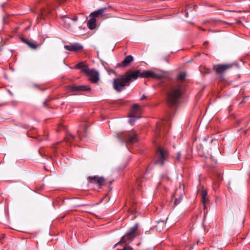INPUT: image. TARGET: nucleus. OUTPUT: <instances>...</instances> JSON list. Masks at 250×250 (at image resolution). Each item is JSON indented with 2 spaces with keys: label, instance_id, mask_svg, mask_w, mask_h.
Returning <instances> with one entry per match:
<instances>
[{
  "label": "nucleus",
  "instance_id": "obj_1",
  "mask_svg": "<svg viewBox=\"0 0 250 250\" xmlns=\"http://www.w3.org/2000/svg\"><path fill=\"white\" fill-rule=\"evenodd\" d=\"M185 90V85L183 83L172 85L167 94V104L170 106L176 104L179 102Z\"/></svg>",
  "mask_w": 250,
  "mask_h": 250
},
{
  "label": "nucleus",
  "instance_id": "obj_2",
  "mask_svg": "<svg viewBox=\"0 0 250 250\" xmlns=\"http://www.w3.org/2000/svg\"><path fill=\"white\" fill-rule=\"evenodd\" d=\"M169 156L167 150L160 146L157 148L155 156L154 158V163L156 165L162 166L167 161Z\"/></svg>",
  "mask_w": 250,
  "mask_h": 250
},
{
  "label": "nucleus",
  "instance_id": "obj_3",
  "mask_svg": "<svg viewBox=\"0 0 250 250\" xmlns=\"http://www.w3.org/2000/svg\"><path fill=\"white\" fill-rule=\"evenodd\" d=\"M75 68L80 69L87 76L91 77V81L92 82L97 83L99 81L98 72L94 69H90L88 65L83 64V63H79L75 65Z\"/></svg>",
  "mask_w": 250,
  "mask_h": 250
},
{
  "label": "nucleus",
  "instance_id": "obj_4",
  "mask_svg": "<svg viewBox=\"0 0 250 250\" xmlns=\"http://www.w3.org/2000/svg\"><path fill=\"white\" fill-rule=\"evenodd\" d=\"M116 136L121 142H126L129 144H133L137 141L136 134L132 132H119L117 134Z\"/></svg>",
  "mask_w": 250,
  "mask_h": 250
},
{
  "label": "nucleus",
  "instance_id": "obj_5",
  "mask_svg": "<svg viewBox=\"0 0 250 250\" xmlns=\"http://www.w3.org/2000/svg\"><path fill=\"white\" fill-rule=\"evenodd\" d=\"M129 83L124 75L119 78H115L113 80V86L114 89L118 92H121L126 86H128Z\"/></svg>",
  "mask_w": 250,
  "mask_h": 250
},
{
  "label": "nucleus",
  "instance_id": "obj_6",
  "mask_svg": "<svg viewBox=\"0 0 250 250\" xmlns=\"http://www.w3.org/2000/svg\"><path fill=\"white\" fill-rule=\"evenodd\" d=\"M138 228V224H136L133 227L130 228L128 232L123 236L119 243H129L132 241L135 237V232Z\"/></svg>",
  "mask_w": 250,
  "mask_h": 250
},
{
  "label": "nucleus",
  "instance_id": "obj_7",
  "mask_svg": "<svg viewBox=\"0 0 250 250\" xmlns=\"http://www.w3.org/2000/svg\"><path fill=\"white\" fill-rule=\"evenodd\" d=\"M184 194V187L183 186H179V187L176 189L174 193L172 195V197H175L174 202V206H176L180 202Z\"/></svg>",
  "mask_w": 250,
  "mask_h": 250
},
{
  "label": "nucleus",
  "instance_id": "obj_8",
  "mask_svg": "<svg viewBox=\"0 0 250 250\" xmlns=\"http://www.w3.org/2000/svg\"><path fill=\"white\" fill-rule=\"evenodd\" d=\"M141 71L136 70L132 72H127L124 76L127 80V83L130 84V82L137 80L139 77L141 78Z\"/></svg>",
  "mask_w": 250,
  "mask_h": 250
},
{
  "label": "nucleus",
  "instance_id": "obj_9",
  "mask_svg": "<svg viewBox=\"0 0 250 250\" xmlns=\"http://www.w3.org/2000/svg\"><path fill=\"white\" fill-rule=\"evenodd\" d=\"M234 65V63L217 64L213 66V69L217 74H220L232 68Z\"/></svg>",
  "mask_w": 250,
  "mask_h": 250
},
{
  "label": "nucleus",
  "instance_id": "obj_10",
  "mask_svg": "<svg viewBox=\"0 0 250 250\" xmlns=\"http://www.w3.org/2000/svg\"><path fill=\"white\" fill-rule=\"evenodd\" d=\"M162 75H159L150 70L141 71V78H151L153 79L161 80L163 78Z\"/></svg>",
  "mask_w": 250,
  "mask_h": 250
},
{
  "label": "nucleus",
  "instance_id": "obj_11",
  "mask_svg": "<svg viewBox=\"0 0 250 250\" xmlns=\"http://www.w3.org/2000/svg\"><path fill=\"white\" fill-rule=\"evenodd\" d=\"M88 180L90 183L96 185L99 187L102 186L105 183L104 178L98 176H89Z\"/></svg>",
  "mask_w": 250,
  "mask_h": 250
},
{
  "label": "nucleus",
  "instance_id": "obj_12",
  "mask_svg": "<svg viewBox=\"0 0 250 250\" xmlns=\"http://www.w3.org/2000/svg\"><path fill=\"white\" fill-rule=\"evenodd\" d=\"M68 88L72 92H80L90 90V87L86 85H71L68 86Z\"/></svg>",
  "mask_w": 250,
  "mask_h": 250
},
{
  "label": "nucleus",
  "instance_id": "obj_13",
  "mask_svg": "<svg viewBox=\"0 0 250 250\" xmlns=\"http://www.w3.org/2000/svg\"><path fill=\"white\" fill-rule=\"evenodd\" d=\"M62 19L63 21V26L66 28H69L70 27L72 21H76L78 20V17L76 16L70 18L67 15H64L62 16Z\"/></svg>",
  "mask_w": 250,
  "mask_h": 250
},
{
  "label": "nucleus",
  "instance_id": "obj_14",
  "mask_svg": "<svg viewBox=\"0 0 250 250\" xmlns=\"http://www.w3.org/2000/svg\"><path fill=\"white\" fill-rule=\"evenodd\" d=\"M169 124V119L167 118L156 125V129L158 132L163 130L164 132L167 131V126Z\"/></svg>",
  "mask_w": 250,
  "mask_h": 250
},
{
  "label": "nucleus",
  "instance_id": "obj_15",
  "mask_svg": "<svg viewBox=\"0 0 250 250\" xmlns=\"http://www.w3.org/2000/svg\"><path fill=\"white\" fill-rule=\"evenodd\" d=\"M106 9H107L106 7H103L101 9H99V10H98L97 11H95L92 12L90 14V16H91V17H93L95 19H96V18H98L100 17H104V16H105V14H104V11Z\"/></svg>",
  "mask_w": 250,
  "mask_h": 250
},
{
  "label": "nucleus",
  "instance_id": "obj_16",
  "mask_svg": "<svg viewBox=\"0 0 250 250\" xmlns=\"http://www.w3.org/2000/svg\"><path fill=\"white\" fill-rule=\"evenodd\" d=\"M131 112V115L133 116H137L138 114H141L142 113L141 109L137 104H135L132 105Z\"/></svg>",
  "mask_w": 250,
  "mask_h": 250
},
{
  "label": "nucleus",
  "instance_id": "obj_17",
  "mask_svg": "<svg viewBox=\"0 0 250 250\" xmlns=\"http://www.w3.org/2000/svg\"><path fill=\"white\" fill-rule=\"evenodd\" d=\"M166 223L164 221H159L155 226L156 230L159 232H162L165 229Z\"/></svg>",
  "mask_w": 250,
  "mask_h": 250
},
{
  "label": "nucleus",
  "instance_id": "obj_18",
  "mask_svg": "<svg viewBox=\"0 0 250 250\" xmlns=\"http://www.w3.org/2000/svg\"><path fill=\"white\" fill-rule=\"evenodd\" d=\"M133 61V57L131 55H128L125 57L120 65L122 67H126Z\"/></svg>",
  "mask_w": 250,
  "mask_h": 250
},
{
  "label": "nucleus",
  "instance_id": "obj_19",
  "mask_svg": "<svg viewBox=\"0 0 250 250\" xmlns=\"http://www.w3.org/2000/svg\"><path fill=\"white\" fill-rule=\"evenodd\" d=\"M96 19L92 17L90 18L87 22V25L89 29L90 30H93L96 28Z\"/></svg>",
  "mask_w": 250,
  "mask_h": 250
},
{
  "label": "nucleus",
  "instance_id": "obj_20",
  "mask_svg": "<svg viewBox=\"0 0 250 250\" xmlns=\"http://www.w3.org/2000/svg\"><path fill=\"white\" fill-rule=\"evenodd\" d=\"M50 13L51 10L49 8H43L41 10V14L42 18L45 17H48Z\"/></svg>",
  "mask_w": 250,
  "mask_h": 250
},
{
  "label": "nucleus",
  "instance_id": "obj_21",
  "mask_svg": "<svg viewBox=\"0 0 250 250\" xmlns=\"http://www.w3.org/2000/svg\"><path fill=\"white\" fill-rule=\"evenodd\" d=\"M208 192L206 190H203L202 191L201 197H202V202L204 206V208H206V204L207 202Z\"/></svg>",
  "mask_w": 250,
  "mask_h": 250
},
{
  "label": "nucleus",
  "instance_id": "obj_22",
  "mask_svg": "<svg viewBox=\"0 0 250 250\" xmlns=\"http://www.w3.org/2000/svg\"><path fill=\"white\" fill-rule=\"evenodd\" d=\"M72 51L77 52L83 49V46L80 43H76L72 44Z\"/></svg>",
  "mask_w": 250,
  "mask_h": 250
},
{
  "label": "nucleus",
  "instance_id": "obj_23",
  "mask_svg": "<svg viewBox=\"0 0 250 250\" xmlns=\"http://www.w3.org/2000/svg\"><path fill=\"white\" fill-rule=\"evenodd\" d=\"M186 76V73L185 72L180 73L177 76V80L179 81H183Z\"/></svg>",
  "mask_w": 250,
  "mask_h": 250
},
{
  "label": "nucleus",
  "instance_id": "obj_24",
  "mask_svg": "<svg viewBox=\"0 0 250 250\" xmlns=\"http://www.w3.org/2000/svg\"><path fill=\"white\" fill-rule=\"evenodd\" d=\"M26 44L31 48L33 49H37L38 47V45L35 44L34 42L29 41L27 42H26Z\"/></svg>",
  "mask_w": 250,
  "mask_h": 250
},
{
  "label": "nucleus",
  "instance_id": "obj_25",
  "mask_svg": "<svg viewBox=\"0 0 250 250\" xmlns=\"http://www.w3.org/2000/svg\"><path fill=\"white\" fill-rule=\"evenodd\" d=\"M75 138V136L72 135H68L64 139L66 143H70Z\"/></svg>",
  "mask_w": 250,
  "mask_h": 250
},
{
  "label": "nucleus",
  "instance_id": "obj_26",
  "mask_svg": "<svg viewBox=\"0 0 250 250\" xmlns=\"http://www.w3.org/2000/svg\"><path fill=\"white\" fill-rule=\"evenodd\" d=\"M140 118V116L131 115L130 116L129 122L130 124H132L135 122V121L136 119H139Z\"/></svg>",
  "mask_w": 250,
  "mask_h": 250
},
{
  "label": "nucleus",
  "instance_id": "obj_27",
  "mask_svg": "<svg viewBox=\"0 0 250 250\" xmlns=\"http://www.w3.org/2000/svg\"><path fill=\"white\" fill-rule=\"evenodd\" d=\"M180 157H181V152H178L177 154V156L175 158V160L176 161V162H178L180 161Z\"/></svg>",
  "mask_w": 250,
  "mask_h": 250
},
{
  "label": "nucleus",
  "instance_id": "obj_28",
  "mask_svg": "<svg viewBox=\"0 0 250 250\" xmlns=\"http://www.w3.org/2000/svg\"><path fill=\"white\" fill-rule=\"evenodd\" d=\"M120 250H132V248L129 246L126 245L123 249Z\"/></svg>",
  "mask_w": 250,
  "mask_h": 250
},
{
  "label": "nucleus",
  "instance_id": "obj_29",
  "mask_svg": "<svg viewBox=\"0 0 250 250\" xmlns=\"http://www.w3.org/2000/svg\"><path fill=\"white\" fill-rule=\"evenodd\" d=\"M72 45H65L64 46V48L68 51H72Z\"/></svg>",
  "mask_w": 250,
  "mask_h": 250
},
{
  "label": "nucleus",
  "instance_id": "obj_30",
  "mask_svg": "<svg viewBox=\"0 0 250 250\" xmlns=\"http://www.w3.org/2000/svg\"><path fill=\"white\" fill-rule=\"evenodd\" d=\"M50 100H51V99H46L44 102H43V106L47 107V103L50 102Z\"/></svg>",
  "mask_w": 250,
  "mask_h": 250
},
{
  "label": "nucleus",
  "instance_id": "obj_31",
  "mask_svg": "<svg viewBox=\"0 0 250 250\" xmlns=\"http://www.w3.org/2000/svg\"><path fill=\"white\" fill-rule=\"evenodd\" d=\"M83 125V132L84 133H86L87 130V126L85 124H84Z\"/></svg>",
  "mask_w": 250,
  "mask_h": 250
},
{
  "label": "nucleus",
  "instance_id": "obj_32",
  "mask_svg": "<svg viewBox=\"0 0 250 250\" xmlns=\"http://www.w3.org/2000/svg\"><path fill=\"white\" fill-rule=\"evenodd\" d=\"M217 175L218 176V181H221L223 179L221 174L220 173H217Z\"/></svg>",
  "mask_w": 250,
  "mask_h": 250
},
{
  "label": "nucleus",
  "instance_id": "obj_33",
  "mask_svg": "<svg viewBox=\"0 0 250 250\" xmlns=\"http://www.w3.org/2000/svg\"><path fill=\"white\" fill-rule=\"evenodd\" d=\"M21 40H22V41L24 43H26V42H27L29 41V40H27V39H24V38H21Z\"/></svg>",
  "mask_w": 250,
  "mask_h": 250
},
{
  "label": "nucleus",
  "instance_id": "obj_34",
  "mask_svg": "<svg viewBox=\"0 0 250 250\" xmlns=\"http://www.w3.org/2000/svg\"><path fill=\"white\" fill-rule=\"evenodd\" d=\"M81 132V131L80 130H79L78 131V133L79 134V138H80V139H81V133H80Z\"/></svg>",
  "mask_w": 250,
  "mask_h": 250
},
{
  "label": "nucleus",
  "instance_id": "obj_35",
  "mask_svg": "<svg viewBox=\"0 0 250 250\" xmlns=\"http://www.w3.org/2000/svg\"><path fill=\"white\" fill-rule=\"evenodd\" d=\"M146 97L145 95H143L141 97V100H143V99H146Z\"/></svg>",
  "mask_w": 250,
  "mask_h": 250
},
{
  "label": "nucleus",
  "instance_id": "obj_36",
  "mask_svg": "<svg viewBox=\"0 0 250 250\" xmlns=\"http://www.w3.org/2000/svg\"><path fill=\"white\" fill-rule=\"evenodd\" d=\"M139 180H138L137 182V184H138V185L139 186H141V185H140V183H139V182H139Z\"/></svg>",
  "mask_w": 250,
  "mask_h": 250
},
{
  "label": "nucleus",
  "instance_id": "obj_37",
  "mask_svg": "<svg viewBox=\"0 0 250 250\" xmlns=\"http://www.w3.org/2000/svg\"><path fill=\"white\" fill-rule=\"evenodd\" d=\"M62 2L65 1L66 0H60Z\"/></svg>",
  "mask_w": 250,
  "mask_h": 250
},
{
  "label": "nucleus",
  "instance_id": "obj_38",
  "mask_svg": "<svg viewBox=\"0 0 250 250\" xmlns=\"http://www.w3.org/2000/svg\"><path fill=\"white\" fill-rule=\"evenodd\" d=\"M188 10H191V8H188V9H187V11H188ZM186 11H187V10H186Z\"/></svg>",
  "mask_w": 250,
  "mask_h": 250
},
{
  "label": "nucleus",
  "instance_id": "obj_39",
  "mask_svg": "<svg viewBox=\"0 0 250 250\" xmlns=\"http://www.w3.org/2000/svg\"><path fill=\"white\" fill-rule=\"evenodd\" d=\"M208 43V42H204V45H205V44H207Z\"/></svg>",
  "mask_w": 250,
  "mask_h": 250
},
{
  "label": "nucleus",
  "instance_id": "obj_40",
  "mask_svg": "<svg viewBox=\"0 0 250 250\" xmlns=\"http://www.w3.org/2000/svg\"><path fill=\"white\" fill-rule=\"evenodd\" d=\"M188 12H186V16L187 17H188Z\"/></svg>",
  "mask_w": 250,
  "mask_h": 250
},
{
  "label": "nucleus",
  "instance_id": "obj_41",
  "mask_svg": "<svg viewBox=\"0 0 250 250\" xmlns=\"http://www.w3.org/2000/svg\"><path fill=\"white\" fill-rule=\"evenodd\" d=\"M244 100H243V101L241 102V103H244Z\"/></svg>",
  "mask_w": 250,
  "mask_h": 250
},
{
  "label": "nucleus",
  "instance_id": "obj_42",
  "mask_svg": "<svg viewBox=\"0 0 250 250\" xmlns=\"http://www.w3.org/2000/svg\"><path fill=\"white\" fill-rule=\"evenodd\" d=\"M35 86L37 87V86H38V85H36V84H35Z\"/></svg>",
  "mask_w": 250,
  "mask_h": 250
}]
</instances>
